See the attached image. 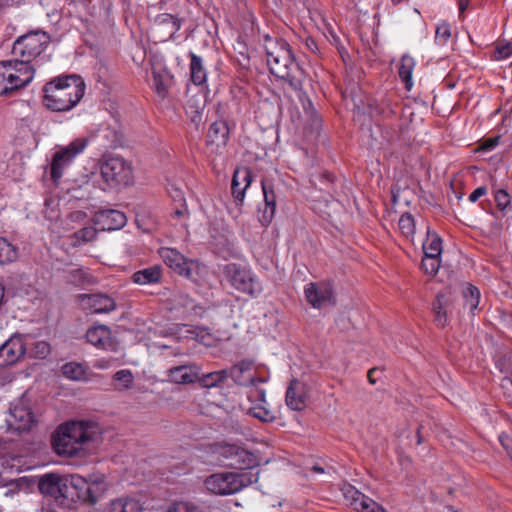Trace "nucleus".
<instances>
[{"instance_id":"1","label":"nucleus","mask_w":512,"mask_h":512,"mask_svg":"<svg viewBox=\"0 0 512 512\" xmlns=\"http://www.w3.org/2000/svg\"><path fill=\"white\" fill-rule=\"evenodd\" d=\"M50 37L43 31H32L16 39L10 60L0 61V92L12 93L26 87L34 78L31 62L47 48Z\"/></svg>"},{"instance_id":"2","label":"nucleus","mask_w":512,"mask_h":512,"mask_svg":"<svg viewBox=\"0 0 512 512\" xmlns=\"http://www.w3.org/2000/svg\"><path fill=\"white\" fill-rule=\"evenodd\" d=\"M265 50L271 74L288 83L289 87L297 93L307 116L314 125L318 126L320 119L311 100L303 92V82L306 78L305 71L295 61L288 43L283 40L266 37Z\"/></svg>"},{"instance_id":"3","label":"nucleus","mask_w":512,"mask_h":512,"mask_svg":"<svg viewBox=\"0 0 512 512\" xmlns=\"http://www.w3.org/2000/svg\"><path fill=\"white\" fill-rule=\"evenodd\" d=\"M43 105L54 112H65L74 108L85 92L83 79L76 75H62L47 82L43 88Z\"/></svg>"},{"instance_id":"4","label":"nucleus","mask_w":512,"mask_h":512,"mask_svg":"<svg viewBox=\"0 0 512 512\" xmlns=\"http://www.w3.org/2000/svg\"><path fill=\"white\" fill-rule=\"evenodd\" d=\"M97 435L96 427L88 422H71L60 426L52 437L57 454L68 457L82 456L89 442Z\"/></svg>"},{"instance_id":"5","label":"nucleus","mask_w":512,"mask_h":512,"mask_svg":"<svg viewBox=\"0 0 512 512\" xmlns=\"http://www.w3.org/2000/svg\"><path fill=\"white\" fill-rule=\"evenodd\" d=\"M258 481V473L245 471L241 473L224 472L208 476L204 485L206 489L216 495H231L241 491Z\"/></svg>"},{"instance_id":"6","label":"nucleus","mask_w":512,"mask_h":512,"mask_svg":"<svg viewBox=\"0 0 512 512\" xmlns=\"http://www.w3.org/2000/svg\"><path fill=\"white\" fill-rule=\"evenodd\" d=\"M224 274L230 285L241 293L257 298L263 292L261 281L248 267L229 263L224 267Z\"/></svg>"},{"instance_id":"7","label":"nucleus","mask_w":512,"mask_h":512,"mask_svg":"<svg viewBox=\"0 0 512 512\" xmlns=\"http://www.w3.org/2000/svg\"><path fill=\"white\" fill-rule=\"evenodd\" d=\"M72 475L60 476L57 474H46L39 480L38 488L47 498L54 500L60 505L67 502H74L75 488L72 485Z\"/></svg>"},{"instance_id":"8","label":"nucleus","mask_w":512,"mask_h":512,"mask_svg":"<svg viewBox=\"0 0 512 512\" xmlns=\"http://www.w3.org/2000/svg\"><path fill=\"white\" fill-rule=\"evenodd\" d=\"M210 452L219 462L235 469L245 470L256 464L253 453L235 444L216 443L210 447Z\"/></svg>"},{"instance_id":"9","label":"nucleus","mask_w":512,"mask_h":512,"mask_svg":"<svg viewBox=\"0 0 512 512\" xmlns=\"http://www.w3.org/2000/svg\"><path fill=\"white\" fill-rule=\"evenodd\" d=\"M101 176L110 188L130 185L133 180L131 164L122 157L106 158L100 166Z\"/></svg>"},{"instance_id":"10","label":"nucleus","mask_w":512,"mask_h":512,"mask_svg":"<svg viewBox=\"0 0 512 512\" xmlns=\"http://www.w3.org/2000/svg\"><path fill=\"white\" fill-rule=\"evenodd\" d=\"M86 146L87 141L84 138H77L55 152L50 165V176L55 184L63 176L64 169L85 150Z\"/></svg>"},{"instance_id":"11","label":"nucleus","mask_w":512,"mask_h":512,"mask_svg":"<svg viewBox=\"0 0 512 512\" xmlns=\"http://www.w3.org/2000/svg\"><path fill=\"white\" fill-rule=\"evenodd\" d=\"M37 422L28 400L21 397L11 404L6 423L8 430L16 432L29 431Z\"/></svg>"},{"instance_id":"12","label":"nucleus","mask_w":512,"mask_h":512,"mask_svg":"<svg viewBox=\"0 0 512 512\" xmlns=\"http://www.w3.org/2000/svg\"><path fill=\"white\" fill-rule=\"evenodd\" d=\"M27 352V342L23 335L14 334L0 346V368L15 365Z\"/></svg>"},{"instance_id":"13","label":"nucleus","mask_w":512,"mask_h":512,"mask_svg":"<svg viewBox=\"0 0 512 512\" xmlns=\"http://www.w3.org/2000/svg\"><path fill=\"white\" fill-rule=\"evenodd\" d=\"M159 254L164 263L174 272L195 280V269L198 267L195 261L186 259L179 251L169 247L161 248Z\"/></svg>"},{"instance_id":"14","label":"nucleus","mask_w":512,"mask_h":512,"mask_svg":"<svg viewBox=\"0 0 512 512\" xmlns=\"http://www.w3.org/2000/svg\"><path fill=\"white\" fill-rule=\"evenodd\" d=\"M305 297L308 303L316 309H321L328 305H335V296L333 286L330 282H311L305 286Z\"/></svg>"},{"instance_id":"15","label":"nucleus","mask_w":512,"mask_h":512,"mask_svg":"<svg viewBox=\"0 0 512 512\" xmlns=\"http://www.w3.org/2000/svg\"><path fill=\"white\" fill-rule=\"evenodd\" d=\"M72 485L75 488L74 502L76 500L94 504L104 493L106 486L103 482L88 483L79 475H72Z\"/></svg>"},{"instance_id":"16","label":"nucleus","mask_w":512,"mask_h":512,"mask_svg":"<svg viewBox=\"0 0 512 512\" xmlns=\"http://www.w3.org/2000/svg\"><path fill=\"white\" fill-rule=\"evenodd\" d=\"M248 400L251 405L247 408V413L262 422H272L275 416L267 408L265 390L259 387L251 388L248 392Z\"/></svg>"},{"instance_id":"17","label":"nucleus","mask_w":512,"mask_h":512,"mask_svg":"<svg viewBox=\"0 0 512 512\" xmlns=\"http://www.w3.org/2000/svg\"><path fill=\"white\" fill-rule=\"evenodd\" d=\"M343 495L349 505L358 512H388L373 499L358 491L352 485H345Z\"/></svg>"},{"instance_id":"18","label":"nucleus","mask_w":512,"mask_h":512,"mask_svg":"<svg viewBox=\"0 0 512 512\" xmlns=\"http://www.w3.org/2000/svg\"><path fill=\"white\" fill-rule=\"evenodd\" d=\"M79 300L82 307L91 313H109L116 308L115 300L106 294H81Z\"/></svg>"},{"instance_id":"19","label":"nucleus","mask_w":512,"mask_h":512,"mask_svg":"<svg viewBox=\"0 0 512 512\" xmlns=\"http://www.w3.org/2000/svg\"><path fill=\"white\" fill-rule=\"evenodd\" d=\"M306 386L298 379H292L286 391V404L294 411H301L306 407L307 402Z\"/></svg>"},{"instance_id":"20","label":"nucleus","mask_w":512,"mask_h":512,"mask_svg":"<svg viewBox=\"0 0 512 512\" xmlns=\"http://www.w3.org/2000/svg\"><path fill=\"white\" fill-rule=\"evenodd\" d=\"M263 196H264V208L259 209V220L263 226H267L271 223L275 210H276V196L271 183L266 179L261 181Z\"/></svg>"},{"instance_id":"21","label":"nucleus","mask_w":512,"mask_h":512,"mask_svg":"<svg viewBox=\"0 0 512 512\" xmlns=\"http://www.w3.org/2000/svg\"><path fill=\"white\" fill-rule=\"evenodd\" d=\"M251 182L252 172L249 168L243 167L234 171L231 190L236 203L240 204L243 202L245 191L250 186Z\"/></svg>"},{"instance_id":"22","label":"nucleus","mask_w":512,"mask_h":512,"mask_svg":"<svg viewBox=\"0 0 512 512\" xmlns=\"http://www.w3.org/2000/svg\"><path fill=\"white\" fill-rule=\"evenodd\" d=\"M86 339L92 345L103 350H115L116 344L111 337L110 329L105 325H98L88 329Z\"/></svg>"},{"instance_id":"23","label":"nucleus","mask_w":512,"mask_h":512,"mask_svg":"<svg viewBox=\"0 0 512 512\" xmlns=\"http://www.w3.org/2000/svg\"><path fill=\"white\" fill-rule=\"evenodd\" d=\"M253 366V363L249 360H242L235 364L228 370V377H231L235 383L239 385H249L250 389L258 387V383H263V378H257L253 376L244 377L246 372H249Z\"/></svg>"},{"instance_id":"24","label":"nucleus","mask_w":512,"mask_h":512,"mask_svg":"<svg viewBox=\"0 0 512 512\" xmlns=\"http://www.w3.org/2000/svg\"><path fill=\"white\" fill-rule=\"evenodd\" d=\"M169 379L176 384H191L198 381L200 368L196 364L172 367L168 370Z\"/></svg>"},{"instance_id":"25","label":"nucleus","mask_w":512,"mask_h":512,"mask_svg":"<svg viewBox=\"0 0 512 512\" xmlns=\"http://www.w3.org/2000/svg\"><path fill=\"white\" fill-rule=\"evenodd\" d=\"M365 110L373 119H387L391 118L395 114L392 102L386 97L381 100L372 98L367 99Z\"/></svg>"},{"instance_id":"26","label":"nucleus","mask_w":512,"mask_h":512,"mask_svg":"<svg viewBox=\"0 0 512 512\" xmlns=\"http://www.w3.org/2000/svg\"><path fill=\"white\" fill-rule=\"evenodd\" d=\"M125 214L118 210H104L97 214V223L101 224L103 230H117L126 224Z\"/></svg>"},{"instance_id":"27","label":"nucleus","mask_w":512,"mask_h":512,"mask_svg":"<svg viewBox=\"0 0 512 512\" xmlns=\"http://www.w3.org/2000/svg\"><path fill=\"white\" fill-rule=\"evenodd\" d=\"M163 269L160 265H153L134 272L131 276L132 281L138 285H152L161 282Z\"/></svg>"},{"instance_id":"28","label":"nucleus","mask_w":512,"mask_h":512,"mask_svg":"<svg viewBox=\"0 0 512 512\" xmlns=\"http://www.w3.org/2000/svg\"><path fill=\"white\" fill-rule=\"evenodd\" d=\"M229 138L228 124L223 121H215L209 127L207 143L215 144L217 148L225 147Z\"/></svg>"},{"instance_id":"29","label":"nucleus","mask_w":512,"mask_h":512,"mask_svg":"<svg viewBox=\"0 0 512 512\" xmlns=\"http://www.w3.org/2000/svg\"><path fill=\"white\" fill-rule=\"evenodd\" d=\"M144 508L135 497H121L111 501L107 512H143Z\"/></svg>"},{"instance_id":"30","label":"nucleus","mask_w":512,"mask_h":512,"mask_svg":"<svg viewBox=\"0 0 512 512\" xmlns=\"http://www.w3.org/2000/svg\"><path fill=\"white\" fill-rule=\"evenodd\" d=\"M450 305V298L443 293H438L433 303L434 322L438 327H445L447 318V308Z\"/></svg>"},{"instance_id":"31","label":"nucleus","mask_w":512,"mask_h":512,"mask_svg":"<svg viewBox=\"0 0 512 512\" xmlns=\"http://www.w3.org/2000/svg\"><path fill=\"white\" fill-rule=\"evenodd\" d=\"M153 88L159 97L167 96L169 87L172 84L173 77L165 69H153Z\"/></svg>"},{"instance_id":"32","label":"nucleus","mask_w":512,"mask_h":512,"mask_svg":"<svg viewBox=\"0 0 512 512\" xmlns=\"http://www.w3.org/2000/svg\"><path fill=\"white\" fill-rule=\"evenodd\" d=\"M190 57V77L195 85H202L206 82L207 73L201 57L193 52L189 53Z\"/></svg>"},{"instance_id":"33","label":"nucleus","mask_w":512,"mask_h":512,"mask_svg":"<svg viewBox=\"0 0 512 512\" xmlns=\"http://www.w3.org/2000/svg\"><path fill=\"white\" fill-rule=\"evenodd\" d=\"M415 67V60L408 55L401 58L398 74L402 82L405 84L406 90H411L413 86L412 72Z\"/></svg>"},{"instance_id":"34","label":"nucleus","mask_w":512,"mask_h":512,"mask_svg":"<svg viewBox=\"0 0 512 512\" xmlns=\"http://www.w3.org/2000/svg\"><path fill=\"white\" fill-rule=\"evenodd\" d=\"M228 378V370L223 369L219 371L210 372L207 374L200 375L198 383L203 388H212L222 385Z\"/></svg>"},{"instance_id":"35","label":"nucleus","mask_w":512,"mask_h":512,"mask_svg":"<svg viewBox=\"0 0 512 512\" xmlns=\"http://www.w3.org/2000/svg\"><path fill=\"white\" fill-rule=\"evenodd\" d=\"M423 252L426 256L437 257H440L442 252L441 238L435 233H430L429 229L427 230V238L423 242Z\"/></svg>"},{"instance_id":"36","label":"nucleus","mask_w":512,"mask_h":512,"mask_svg":"<svg viewBox=\"0 0 512 512\" xmlns=\"http://www.w3.org/2000/svg\"><path fill=\"white\" fill-rule=\"evenodd\" d=\"M18 257L17 249L5 237L0 236V265L14 262Z\"/></svg>"},{"instance_id":"37","label":"nucleus","mask_w":512,"mask_h":512,"mask_svg":"<svg viewBox=\"0 0 512 512\" xmlns=\"http://www.w3.org/2000/svg\"><path fill=\"white\" fill-rule=\"evenodd\" d=\"M463 297L465 299V305L469 308L470 312H474L479 305L480 291L477 287L472 284H467L463 289Z\"/></svg>"},{"instance_id":"38","label":"nucleus","mask_w":512,"mask_h":512,"mask_svg":"<svg viewBox=\"0 0 512 512\" xmlns=\"http://www.w3.org/2000/svg\"><path fill=\"white\" fill-rule=\"evenodd\" d=\"M494 200L497 208L504 215L511 211V196L504 189H498L494 191Z\"/></svg>"},{"instance_id":"39","label":"nucleus","mask_w":512,"mask_h":512,"mask_svg":"<svg viewBox=\"0 0 512 512\" xmlns=\"http://www.w3.org/2000/svg\"><path fill=\"white\" fill-rule=\"evenodd\" d=\"M113 378L117 382L116 389L119 391H124L131 387L134 376L129 369H122L117 371Z\"/></svg>"},{"instance_id":"40","label":"nucleus","mask_w":512,"mask_h":512,"mask_svg":"<svg viewBox=\"0 0 512 512\" xmlns=\"http://www.w3.org/2000/svg\"><path fill=\"white\" fill-rule=\"evenodd\" d=\"M399 229L403 236L406 238H412L415 233V221L410 213H404L401 215L399 222Z\"/></svg>"},{"instance_id":"41","label":"nucleus","mask_w":512,"mask_h":512,"mask_svg":"<svg viewBox=\"0 0 512 512\" xmlns=\"http://www.w3.org/2000/svg\"><path fill=\"white\" fill-rule=\"evenodd\" d=\"M62 373L69 379L80 380L84 377L85 370L81 364L70 362L63 365Z\"/></svg>"},{"instance_id":"42","label":"nucleus","mask_w":512,"mask_h":512,"mask_svg":"<svg viewBox=\"0 0 512 512\" xmlns=\"http://www.w3.org/2000/svg\"><path fill=\"white\" fill-rule=\"evenodd\" d=\"M51 352L50 344L46 341H35L30 349V355L34 358L44 359Z\"/></svg>"},{"instance_id":"43","label":"nucleus","mask_w":512,"mask_h":512,"mask_svg":"<svg viewBox=\"0 0 512 512\" xmlns=\"http://www.w3.org/2000/svg\"><path fill=\"white\" fill-rule=\"evenodd\" d=\"M167 512H203V510L193 502L179 501L171 504Z\"/></svg>"},{"instance_id":"44","label":"nucleus","mask_w":512,"mask_h":512,"mask_svg":"<svg viewBox=\"0 0 512 512\" xmlns=\"http://www.w3.org/2000/svg\"><path fill=\"white\" fill-rule=\"evenodd\" d=\"M421 266L426 274L435 275L440 267L439 257L424 255Z\"/></svg>"},{"instance_id":"45","label":"nucleus","mask_w":512,"mask_h":512,"mask_svg":"<svg viewBox=\"0 0 512 512\" xmlns=\"http://www.w3.org/2000/svg\"><path fill=\"white\" fill-rule=\"evenodd\" d=\"M451 37V28L447 22L440 23L435 32V41L439 45H445Z\"/></svg>"},{"instance_id":"46","label":"nucleus","mask_w":512,"mask_h":512,"mask_svg":"<svg viewBox=\"0 0 512 512\" xmlns=\"http://www.w3.org/2000/svg\"><path fill=\"white\" fill-rule=\"evenodd\" d=\"M97 230L94 227H84L74 233L77 242H89L96 238Z\"/></svg>"},{"instance_id":"47","label":"nucleus","mask_w":512,"mask_h":512,"mask_svg":"<svg viewBox=\"0 0 512 512\" xmlns=\"http://www.w3.org/2000/svg\"><path fill=\"white\" fill-rule=\"evenodd\" d=\"M512 54V43H499L494 52V58L496 60H502L508 58Z\"/></svg>"},{"instance_id":"48","label":"nucleus","mask_w":512,"mask_h":512,"mask_svg":"<svg viewBox=\"0 0 512 512\" xmlns=\"http://www.w3.org/2000/svg\"><path fill=\"white\" fill-rule=\"evenodd\" d=\"M499 140H500V136L488 138V139L484 140V142L481 144L480 149L485 152L491 151L498 145Z\"/></svg>"},{"instance_id":"49","label":"nucleus","mask_w":512,"mask_h":512,"mask_svg":"<svg viewBox=\"0 0 512 512\" xmlns=\"http://www.w3.org/2000/svg\"><path fill=\"white\" fill-rule=\"evenodd\" d=\"M162 22L171 23L174 31H178L181 27L180 20L171 14H164L162 16Z\"/></svg>"},{"instance_id":"50","label":"nucleus","mask_w":512,"mask_h":512,"mask_svg":"<svg viewBox=\"0 0 512 512\" xmlns=\"http://www.w3.org/2000/svg\"><path fill=\"white\" fill-rule=\"evenodd\" d=\"M487 194V188L485 186H480L476 188L470 195L469 200L471 202H476L480 197Z\"/></svg>"},{"instance_id":"51","label":"nucleus","mask_w":512,"mask_h":512,"mask_svg":"<svg viewBox=\"0 0 512 512\" xmlns=\"http://www.w3.org/2000/svg\"><path fill=\"white\" fill-rule=\"evenodd\" d=\"M499 441L501 443V445L504 447V449L508 452V454L510 455V452H512V447H511V444H512V441L511 439L509 438L508 435L506 434H501L499 436Z\"/></svg>"},{"instance_id":"52","label":"nucleus","mask_w":512,"mask_h":512,"mask_svg":"<svg viewBox=\"0 0 512 512\" xmlns=\"http://www.w3.org/2000/svg\"><path fill=\"white\" fill-rule=\"evenodd\" d=\"M170 193L175 201L180 202V204L184 203V196L181 190L175 188Z\"/></svg>"},{"instance_id":"53","label":"nucleus","mask_w":512,"mask_h":512,"mask_svg":"<svg viewBox=\"0 0 512 512\" xmlns=\"http://www.w3.org/2000/svg\"><path fill=\"white\" fill-rule=\"evenodd\" d=\"M469 3V0H458L459 16H462L463 13L468 9Z\"/></svg>"},{"instance_id":"54","label":"nucleus","mask_w":512,"mask_h":512,"mask_svg":"<svg viewBox=\"0 0 512 512\" xmlns=\"http://www.w3.org/2000/svg\"><path fill=\"white\" fill-rule=\"evenodd\" d=\"M186 213H187V209H186L185 203L180 204V207H177L174 211L175 216L178 218L184 217L186 215Z\"/></svg>"},{"instance_id":"55","label":"nucleus","mask_w":512,"mask_h":512,"mask_svg":"<svg viewBox=\"0 0 512 512\" xmlns=\"http://www.w3.org/2000/svg\"><path fill=\"white\" fill-rule=\"evenodd\" d=\"M305 44L310 51L315 52L317 50V44L313 38H307Z\"/></svg>"},{"instance_id":"56","label":"nucleus","mask_w":512,"mask_h":512,"mask_svg":"<svg viewBox=\"0 0 512 512\" xmlns=\"http://www.w3.org/2000/svg\"><path fill=\"white\" fill-rule=\"evenodd\" d=\"M15 493H18V489L15 485H12V488H8L5 492H4V495L6 497H12Z\"/></svg>"},{"instance_id":"57","label":"nucleus","mask_w":512,"mask_h":512,"mask_svg":"<svg viewBox=\"0 0 512 512\" xmlns=\"http://www.w3.org/2000/svg\"><path fill=\"white\" fill-rule=\"evenodd\" d=\"M378 371L377 368H372L368 371V380L371 384H375L376 383V380L375 378L373 377L374 373H376Z\"/></svg>"},{"instance_id":"58","label":"nucleus","mask_w":512,"mask_h":512,"mask_svg":"<svg viewBox=\"0 0 512 512\" xmlns=\"http://www.w3.org/2000/svg\"><path fill=\"white\" fill-rule=\"evenodd\" d=\"M191 120H192L195 124H198V123H200V122H201V120H202V115H201L198 111H196V112H195V114H194V116H192V117H191Z\"/></svg>"},{"instance_id":"59","label":"nucleus","mask_w":512,"mask_h":512,"mask_svg":"<svg viewBox=\"0 0 512 512\" xmlns=\"http://www.w3.org/2000/svg\"><path fill=\"white\" fill-rule=\"evenodd\" d=\"M10 0H0V14L9 6Z\"/></svg>"},{"instance_id":"60","label":"nucleus","mask_w":512,"mask_h":512,"mask_svg":"<svg viewBox=\"0 0 512 512\" xmlns=\"http://www.w3.org/2000/svg\"><path fill=\"white\" fill-rule=\"evenodd\" d=\"M171 330H175V333L177 331H182V330H185V332H189L190 330L188 329L187 325H176L175 327L171 328Z\"/></svg>"},{"instance_id":"61","label":"nucleus","mask_w":512,"mask_h":512,"mask_svg":"<svg viewBox=\"0 0 512 512\" xmlns=\"http://www.w3.org/2000/svg\"><path fill=\"white\" fill-rule=\"evenodd\" d=\"M312 470L316 473H323L324 472V469L320 466H313Z\"/></svg>"},{"instance_id":"62","label":"nucleus","mask_w":512,"mask_h":512,"mask_svg":"<svg viewBox=\"0 0 512 512\" xmlns=\"http://www.w3.org/2000/svg\"><path fill=\"white\" fill-rule=\"evenodd\" d=\"M423 442V439L420 435L419 429L417 430V444H421Z\"/></svg>"},{"instance_id":"63","label":"nucleus","mask_w":512,"mask_h":512,"mask_svg":"<svg viewBox=\"0 0 512 512\" xmlns=\"http://www.w3.org/2000/svg\"><path fill=\"white\" fill-rule=\"evenodd\" d=\"M8 94H9V93H1V92H0V95H8Z\"/></svg>"},{"instance_id":"64","label":"nucleus","mask_w":512,"mask_h":512,"mask_svg":"<svg viewBox=\"0 0 512 512\" xmlns=\"http://www.w3.org/2000/svg\"><path fill=\"white\" fill-rule=\"evenodd\" d=\"M0 289H4V288L0 285Z\"/></svg>"}]
</instances>
